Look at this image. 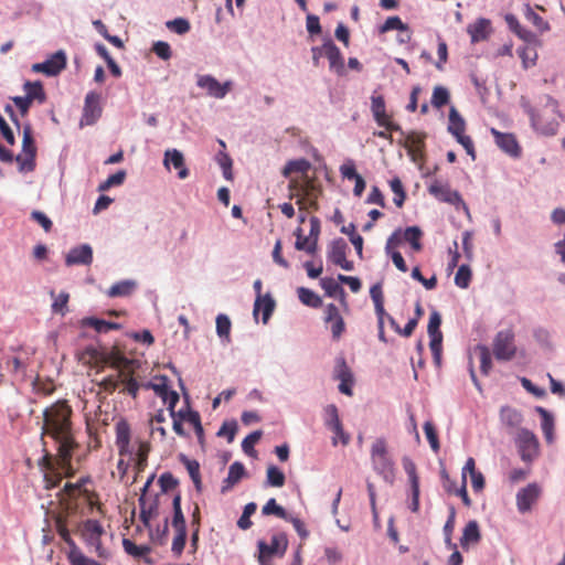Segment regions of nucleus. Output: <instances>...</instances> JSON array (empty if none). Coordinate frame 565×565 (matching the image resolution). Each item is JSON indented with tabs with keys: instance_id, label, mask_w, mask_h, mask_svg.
<instances>
[{
	"instance_id": "1",
	"label": "nucleus",
	"mask_w": 565,
	"mask_h": 565,
	"mask_svg": "<svg viewBox=\"0 0 565 565\" xmlns=\"http://www.w3.org/2000/svg\"><path fill=\"white\" fill-rule=\"evenodd\" d=\"M72 409L65 401H60L43 412V434H49L58 443V452L63 461L70 462L76 446L71 434Z\"/></svg>"
},
{
	"instance_id": "2",
	"label": "nucleus",
	"mask_w": 565,
	"mask_h": 565,
	"mask_svg": "<svg viewBox=\"0 0 565 565\" xmlns=\"http://www.w3.org/2000/svg\"><path fill=\"white\" fill-rule=\"evenodd\" d=\"M371 461L376 471L385 482L392 484L395 478V465L388 455L387 445L384 438H377L371 448Z\"/></svg>"
},
{
	"instance_id": "3",
	"label": "nucleus",
	"mask_w": 565,
	"mask_h": 565,
	"mask_svg": "<svg viewBox=\"0 0 565 565\" xmlns=\"http://www.w3.org/2000/svg\"><path fill=\"white\" fill-rule=\"evenodd\" d=\"M22 152L23 154H18L15 157V161L19 164V171H33L35 169L36 147L30 124H26L23 127Z\"/></svg>"
},
{
	"instance_id": "4",
	"label": "nucleus",
	"mask_w": 565,
	"mask_h": 565,
	"mask_svg": "<svg viewBox=\"0 0 565 565\" xmlns=\"http://www.w3.org/2000/svg\"><path fill=\"white\" fill-rule=\"evenodd\" d=\"M515 444L522 461L531 463L539 456V439L531 430L521 428Z\"/></svg>"
},
{
	"instance_id": "5",
	"label": "nucleus",
	"mask_w": 565,
	"mask_h": 565,
	"mask_svg": "<svg viewBox=\"0 0 565 565\" xmlns=\"http://www.w3.org/2000/svg\"><path fill=\"white\" fill-rule=\"evenodd\" d=\"M516 353L514 332L511 329L499 331L493 339V354L499 361H510Z\"/></svg>"
},
{
	"instance_id": "6",
	"label": "nucleus",
	"mask_w": 565,
	"mask_h": 565,
	"mask_svg": "<svg viewBox=\"0 0 565 565\" xmlns=\"http://www.w3.org/2000/svg\"><path fill=\"white\" fill-rule=\"evenodd\" d=\"M348 249L349 246L342 237L334 238L328 245V260L334 264L335 266H340L342 269L347 271L353 270V262L347 259Z\"/></svg>"
},
{
	"instance_id": "7",
	"label": "nucleus",
	"mask_w": 565,
	"mask_h": 565,
	"mask_svg": "<svg viewBox=\"0 0 565 565\" xmlns=\"http://www.w3.org/2000/svg\"><path fill=\"white\" fill-rule=\"evenodd\" d=\"M196 85L203 89H206L207 95L217 99H223L232 89L231 81H226L225 83L221 84L212 75H200L198 77Z\"/></svg>"
},
{
	"instance_id": "8",
	"label": "nucleus",
	"mask_w": 565,
	"mask_h": 565,
	"mask_svg": "<svg viewBox=\"0 0 565 565\" xmlns=\"http://www.w3.org/2000/svg\"><path fill=\"white\" fill-rule=\"evenodd\" d=\"M100 94L89 92L85 97L83 115L81 118V126L94 125L102 116V107L99 106Z\"/></svg>"
},
{
	"instance_id": "9",
	"label": "nucleus",
	"mask_w": 565,
	"mask_h": 565,
	"mask_svg": "<svg viewBox=\"0 0 565 565\" xmlns=\"http://www.w3.org/2000/svg\"><path fill=\"white\" fill-rule=\"evenodd\" d=\"M490 132L494 137L495 145L503 152L512 158H519L521 156V147L513 134L501 132L495 128H491Z\"/></svg>"
},
{
	"instance_id": "10",
	"label": "nucleus",
	"mask_w": 565,
	"mask_h": 565,
	"mask_svg": "<svg viewBox=\"0 0 565 565\" xmlns=\"http://www.w3.org/2000/svg\"><path fill=\"white\" fill-rule=\"evenodd\" d=\"M541 487L536 483H529L526 487L519 490L516 493V507L521 513H525L531 510L532 504L541 495Z\"/></svg>"
},
{
	"instance_id": "11",
	"label": "nucleus",
	"mask_w": 565,
	"mask_h": 565,
	"mask_svg": "<svg viewBox=\"0 0 565 565\" xmlns=\"http://www.w3.org/2000/svg\"><path fill=\"white\" fill-rule=\"evenodd\" d=\"M93 263V248L89 244H81L70 249L65 256V265L89 266Z\"/></svg>"
},
{
	"instance_id": "12",
	"label": "nucleus",
	"mask_w": 565,
	"mask_h": 565,
	"mask_svg": "<svg viewBox=\"0 0 565 565\" xmlns=\"http://www.w3.org/2000/svg\"><path fill=\"white\" fill-rule=\"evenodd\" d=\"M258 552L267 553L268 555L284 556L288 547V539L285 533L275 534L271 536L270 544L260 540L257 542Z\"/></svg>"
},
{
	"instance_id": "13",
	"label": "nucleus",
	"mask_w": 565,
	"mask_h": 565,
	"mask_svg": "<svg viewBox=\"0 0 565 565\" xmlns=\"http://www.w3.org/2000/svg\"><path fill=\"white\" fill-rule=\"evenodd\" d=\"M425 138V134H420L417 131H409L405 136L404 147L406 148L408 154L411 156L414 162L423 158Z\"/></svg>"
},
{
	"instance_id": "14",
	"label": "nucleus",
	"mask_w": 565,
	"mask_h": 565,
	"mask_svg": "<svg viewBox=\"0 0 565 565\" xmlns=\"http://www.w3.org/2000/svg\"><path fill=\"white\" fill-rule=\"evenodd\" d=\"M505 22L508 23L510 30L513 31L527 45L537 46L541 44L537 35L532 31L523 28L515 15L507 14Z\"/></svg>"
},
{
	"instance_id": "15",
	"label": "nucleus",
	"mask_w": 565,
	"mask_h": 565,
	"mask_svg": "<svg viewBox=\"0 0 565 565\" xmlns=\"http://www.w3.org/2000/svg\"><path fill=\"white\" fill-rule=\"evenodd\" d=\"M324 55L328 57L330 68L334 70L339 75L344 74V60L339 47L333 43L331 39H327L323 42Z\"/></svg>"
},
{
	"instance_id": "16",
	"label": "nucleus",
	"mask_w": 565,
	"mask_h": 565,
	"mask_svg": "<svg viewBox=\"0 0 565 565\" xmlns=\"http://www.w3.org/2000/svg\"><path fill=\"white\" fill-rule=\"evenodd\" d=\"M491 31V22L486 18H479L473 23L467 25V32L471 38V43L486 41L490 36Z\"/></svg>"
},
{
	"instance_id": "17",
	"label": "nucleus",
	"mask_w": 565,
	"mask_h": 565,
	"mask_svg": "<svg viewBox=\"0 0 565 565\" xmlns=\"http://www.w3.org/2000/svg\"><path fill=\"white\" fill-rule=\"evenodd\" d=\"M324 321L331 323L332 338L339 340L345 329L343 318L340 316L339 309L334 303H329L326 307Z\"/></svg>"
},
{
	"instance_id": "18",
	"label": "nucleus",
	"mask_w": 565,
	"mask_h": 565,
	"mask_svg": "<svg viewBox=\"0 0 565 565\" xmlns=\"http://www.w3.org/2000/svg\"><path fill=\"white\" fill-rule=\"evenodd\" d=\"M172 164L178 171L180 179L189 177V169L185 167L183 153L178 149H167L164 151L163 166L169 169Z\"/></svg>"
},
{
	"instance_id": "19",
	"label": "nucleus",
	"mask_w": 565,
	"mask_h": 565,
	"mask_svg": "<svg viewBox=\"0 0 565 565\" xmlns=\"http://www.w3.org/2000/svg\"><path fill=\"white\" fill-rule=\"evenodd\" d=\"M42 63L44 66V75L56 76L66 67V54L64 51L60 50Z\"/></svg>"
},
{
	"instance_id": "20",
	"label": "nucleus",
	"mask_w": 565,
	"mask_h": 565,
	"mask_svg": "<svg viewBox=\"0 0 565 565\" xmlns=\"http://www.w3.org/2000/svg\"><path fill=\"white\" fill-rule=\"evenodd\" d=\"M245 475L246 469L244 465L239 461L233 462L228 468L227 477L223 480L221 492L226 493L236 483H238Z\"/></svg>"
},
{
	"instance_id": "21",
	"label": "nucleus",
	"mask_w": 565,
	"mask_h": 565,
	"mask_svg": "<svg viewBox=\"0 0 565 565\" xmlns=\"http://www.w3.org/2000/svg\"><path fill=\"white\" fill-rule=\"evenodd\" d=\"M480 540L481 533L478 522L476 520L469 521L462 531V536L460 537L461 547L463 550H468L471 544H477Z\"/></svg>"
},
{
	"instance_id": "22",
	"label": "nucleus",
	"mask_w": 565,
	"mask_h": 565,
	"mask_svg": "<svg viewBox=\"0 0 565 565\" xmlns=\"http://www.w3.org/2000/svg\"><path fill=\"white\" fill-rule=\"evenodd\" d=\"M23 89L25 90V96L31 103L36 100L40 104H43L46 100V94L44 92L43 84L40 81H26L23 85Z\"/></svg>"
},
{
	"instance_id": "23",
	"label": "nucleus",
	"mask_w": 565,
	"mask_h": 565,
	"mask_svg": "<svg viewBox=\"0 0 565 565\" xmlns=\"http://www.w3.org/2000/svg\"><path fill=\"white\" fill-rule=\"evenodd\" d=\"M82 324L84 327H92L99 333H106L109 330H118L121 328V324L117 322L106 321L103 319H98L95 317H87L82 320Z\"/></svg>"
},
{
	"instance_id": "24",
	"label": "nucleus",
	"mask_w": 565,
	"mask_h": 565,
	"mask_svg": "<svg viewBox=\"0 0 565 565\" xmlns=\"http://www.w3.org/2000/svg\"><path fill=\"white\" fill-rule=\"evenodd\" d=\"M320 286L328 297L340 298L342 301L345 299V290L343 287L331 277L320 279Z\"/></svg>"
},
{
	"instance_id": "25",
	"label": "nucleus",
	"mask_w": 565,
	"mask_h": 565,
	"mask_svg": "<svg viewBox=\"0 0 565 565\" xmlns=\"http://www.w3.org/2000/svg\"><path fill=\"white\" fill-rule=\"evenodd\" d=\"M310 168H311V163L305 158L290 160L284 167L281 174L285 178H289L291 175V173H295V172L306 173Z\"/></svg>"
},
{
	"instance_id": "26",
	"label": "nucleus",
	"mask_w": 565,
	"mask_h": 565,
	"mask_svg": "<svg viewBox=\"0 0 565 565\" xmlns=\"http://www.w3.org/2000/svg\"><path fill=\"white\" fill-rule=\"evenodd\" d=\"M371 110L377 125H383L384 119L387 118V115L385 111V100L382 95H373L371 97Z\"/></svg>"
},
{
	"instance_id": "27",
	"label": "nucleus",
	"mask_w": 565,
	"mask_h": 565,
	"mask_svg": "<svg viewBox=\"0 0 565 565\" xmlns=\"http://www.w3.org/2000/svg\"><path fill=\"white\" fill-rule=\"evenodd\" d=\"M422 236H423V231L420 230V227L414 225V226L406 227V230L404 231V234H403V239H405L406 242H408L411 244V247L413 248V250L419 252L423 248V246L420 244Z\"/></svg>"
},
{
	"instance_id": "28",
	"label": "nucleus",
	"mask_w": 565,
	"mask_h": 565,
	"mask_svg": "<svg viewBox=\"0 0 565 565\" xmlns=\"http://www.w3.org/2000/svg\"><path fill=\"white\" fill-rule=\"evenodd\" d=\"M299 300L311 308H319L322 306V299L311 289L299 287L297 289Z\"/></svg>"
},
{
	"instance_id": "29",
	"label": "nucleus",
	"mask_w": 565,
	"mask_h": 565,
	"mask_svg": "<svg viewBox=\"0 0 565 565\" xmlns=\"http://www.w3.org/2000/svg\"><path fill=\"white\" fill-rule=\"evenodd\" d=\"M501 419L510 427H518L521 425L523 417L521 413L512 407L504 406L500 411Z\"/></svg>"
},
{
	"instance_id": "30",
	"label": "nucleus",
	"mask_w": 565,
	"mask_h": 565,
	"mask_svg": "<svg viewBox=\"0 0 565 565\" xmlns=\"http://www.w3.org/2000/svg\"><path fill=\"white\" fill-rule=\"evenodd\" d=\"M392 30H398L401 32H408L409 26L408 24L404 23L399 17L393 15L388 17L386 21L379 26V33L384 34Z\"/></svg>"
},
{
	"instance_id": "31",
	"label": "nucleus",
	"mask_w": 565,
	"mask_h": 565,
	"mask_svg": "<svg viewBox=\"0 0 565 565\" xmlns=\"http://www.w3.org/2000/svg\"><path fill=\"white\" fill-rule=\"evenodd\" d=\"M465 129H466L465 119L461 117V115L458 113V110L455 107H451L449 110L448 131L451 135H458L459 132H463Z\"/></svg>"
},
{
	"instance_id": "32",
	"label": "nucleus",
	"mask_w": 565,
	"mask_h": 565,
	"mask_svg": "<svg viewBox=\"0 0 565 565\" xmlns=\"http://www.w3.org/2000/svg\"><path fill=\"white\" fill-rule=\"evenodd\" d=\"M135 286L136 282L134 280H122L113 285L107 295L111 298L128 296L131 294Z\"/></svg>"
},
{
	"instance_id": "33",
	"label": "nucleus",
	"mask_w": 565,
	"mask_h": 565,
	"mask_svg": "<svg viewBox=\"0 0 565 565\" xmlns=\"http://www.w3.org/2000/svg\"><path fill=\"white\" fill-rule=\"evenodd\" d=\"M130 444V427L127 422L120 420L116 424V445L124 448Z\"/></svg>"
},
{
	"instance_id": "34",
	"label": "nucleus",
	"mask_w": 565,
	"mask_h": 565,
	"mask_svg": "<svg viewBox=\"0 0 565 565\" xmlns=\"http://www.w3.org/2000/svg\"><path fill=\"white\" fill-rule=\"evenodd\" d=\"M231 327H232L231 320L226 315L220 313L216 317V333L221 339H223V341H225L227 343L231 341V338H230Z\"/></svg>"
},
{
	"instance_id": "35",
	"label": "nucleus",
	"mask_w": 565,
	"mask_h": 565,
	"mask_svg": "<svg viewBox=\"0 0 565 565\" xmlns=\"http://www.w3.org/2000/svg\"><path fill=\"white\" fill-rule=\"evenodd\" d=\"M285 473L278 467L270 465L267 468L266 482L268 486L280 488L285 484Z\"/></svg>"
},
{
	"instance_id": "36",
	"label": "nucleus",
	"mask_w": 565,
	"mask_h": 565,
	"mask_svg": "<svg viewBox=\"0 0 565 565\" xmlns=\"http://www.w3.org/2000/svg\"><path fill=\"white\" fill-rule=\"evenodd\" d=\"M122 546L127 554L134 556V557H145L147 554L151 552V547L148 545H136L132 541L129 539L122 540Z\"/></svg>"
},
{
	"instance_id": "37",
	"label": "nucleus",
	"mask_w": 565,
	"mask_h": 565,
	"mask_svg": "<svg viewBox=\"0 0 565 565\" xmlns=\"http://www.w3.org/2000/svg\"><path fill=\"white\" fill-rule=\"evenodd\" d=\"M263 515H276L280 519L288 520L289 513L279 505L274 498L269 499L262 509Z\"/></svg>"
},
{
	"instance_id": "38",
	"label": "nucleus",
	"mask_w": 565,
	"mask_h": 565,
	"mask_svg": "<svg viewBox=\"0 0 565 565\" xmlns=\"http://www.w3.org/2000/svg\"><path fill=\"white\" fill-rule=\"evenodd\" d=\"M257 504L255 502H249L244 507L243 513L237 521V526L241 530H248L253 522L250 521V516L256 512Z\"/></svg>"
},
{
	"instance_id": "39",
	"label": "nucleus",
	"mask_w": 565,
	"mask_h": 565,
	"mask_svg": "<svg viewBox=\"0 0 565 565\" xmlns=\"http://www.w3.org/2000/svg\"><path fill=\"white\" fill-rule=\"evenodd\" d=\"M471 268L467 264H462L459 266L456 276H455V284L460 288H468L471 281Z\"/></svg>"
},
{
	"instance_id": "40",
	"label": "nucleus",
	"mask_w": 565,
	"mask_h": 565,
	"mask_svg": "<svg viewBox=\"0 0 565 565\" xmlns=\"http://www.w3.org/2000/svg\"><path fill=\"white\" fill-rule=\"evenodd\" d=\"M476 350L480 353V370L481 373L488 375L492 367L491 353L487 345L478 344Z\"/></svg>"
},
{
	"instance_id": "41",
	"label": "nucleus",
	"mask_w": 565,
	"mask_h": 565,
	"mask_svg": "<svg viewBox=\"0 0 565 565\" xmlns=\"http://www.w3.org/2000/svg\"><path fill=\"white\" fill-rule=\"evenodd\" d=\"M126 171L125 170H118L116 173L109 175L104 182H102L98 185L99 192H105L109 190L111 186L120 185L124 183L126 179Z\"/></svg>"
},
{
	"instance_id": "42",
	"label": "nucleus",
	"mask_w": 565,
	"mask_h": 565,
	"mask_svg": "<svg viewBox=\"0 0 565 565\" xmlns=\"http://www.w3.org/2000/svg\"><path fill=\"white\" fill-rule=\"evenodd\" d=\"M390 186L392 192L395 194L394 203L397 207H402L405 199H406V192L403 188L402 181L399 178L395 177L390 181Z\"/></svg>"
},
{
	"instance_id": "43",
	"label": "nucleus",
	"mask_w": 565,
	"mask_h": 565,
	"mask_svg": "<svg viewBox=\"0 0 565 565\" xmlns=\"http://www.w3.org/2000/svg\"><path fill=\"white\" fill-rule=\"evenodd\" d=\"M441 324V316L437 310H433L429 316V321L427 326V332L429 338H443V333L440 331Z\"/></svg>"
},
{
	"instance_id": "44",
	"label": "nucleus",
	"mask_w": 565,
	"mask_h": 565,
	"mask_svg": "<svg viewBox=\"0 0 565 565\" xmlns=\"http://www.w3.org/2000/svg\"><path fill=\"white\" fill-rule=\"evenodd\" d=\"M166 26L170 31H172L179 35H183V34L188 33L191 29V24H190L189 20L185 18H175L173 20H169L166 22Z\"/></svg>"
},
{
	"instance_id": "45",
	"label": "nucleus",
	"mask_w": 565,
	"mask_h": 565,
	"mask_svg": "<svg viewBox=\"0 0 565 565\" xmlns=\"http://www.w3.org/2000/svg\"><path fill=\"white\" fill-rule=\"evenodd\" d=\"M525 18L535 25L539 31L546 32L551 29L547 21L539 15L529 4L525 7Z\"/></svg>"
},
{
	"instance_id": "46",
	"label": "nucleus",
	"mask_w": 565,
	"mask_h": 565,
	"mask_svg": "<svg viewBox=\"0 0 565 565\" xmlns=\"http://www.w3.org/2000/svg\"><path fill=\"white\" fill-rule=\"evenodd\" d=\"M450 95L447 88L444 86H436L431 96V105L435 108H441L449 103Z\"/></svg>"
},
{
	"instance_id": "47",
	"label": "nucleus",
	"mask_w": 565,
	"mask_h": 565,
	"mask_svg": "<svg viewBox=\"0 0 565 565\" xmlns=\"http://www.w3.org/2000/svg\"><path fill=\"white\" fill-rule=\"evenodd\" d=\"M172 509H173V516H172V526L178 527L181 525L186 524L185 518L182 512L181 508V494L177 493L172 500Z\"/></svg>"
},
{
	"instance_id": "48",
	"label": "nucleus",
	"mask_w": 565,
	"mask_h": 565,
	"mask_svg": "<svg viewBox=\"0 0 565 565\" xmlns=\"http://www.w3.org/2000/svg\"><path fill=\"white\" fill-rule=\"evenodd\" d=\"M216 161H217V163L220 164V167H221V169L223 171V177L226 180L232 181L233 180V172H232L233 161H232V158L226 152L220 151L216 154Z\"/></svg>"
},
{
	"instance_id": "49",
	"label": "nucleus",
	"mask_w": 565,
	"mask_h": 565,
	"mask_svg": "<svg viewBox=\"0 0 565 565\" xmlns=\"http://www.w3.org/2000/svg\"><path fill=\"white\" fill-rule=\"evenodd\" d=\"M335 377L340 380V382H350V384H353V374L343 358L337 360Z\"/></svg>"
},
{
	"instance_id": "50",
	"label": "nucleus",
	"mask_w": 565,
	"mask_h": 565,
	"mask_svg": "<svg viewBox=\"0 0 565 565\" xmlns=\"http://www.w3.org/2000/svg\"><path fill=\"white\" fill-rule=\"evenodd\" d=\"M263 431L255 430L247 435L242 441V449L248 456H255L256 451L254 449V445L262 438Z\"/></svg>"
},
{
	"instance_id": "51",
	"label": "nucleus",
	"mask_w": 565,
	"mask_h": 565,
	"mask_svg": "<svg viewBox=\"0 0 565 565\" xmlns=\"http://www.w3.org/2000/svg\"><path fill=\"white\" fill-rule=\"evenodd\" d=\"M535 46L533 47H529L527 45L526 46H521L516 50L518 52V55L520 56V58L522 60V64H523V67L524 68H527L530 67L531 65H534L535 64V61H536V57H537V54H536V51L534 50Z\"/></svg>"
},
{
	"instance_id": "52",
	"label": "nucleus",
	"mask_w": 565,
	"mask_h": 565,
	"mask_svg": "<svg viewBox=\"0 0 565 565\" xmlns=\"http://www.w3.org/2000/svg\"><path fill=\"white\" fill-rule=\"evenodd\" d=\"M341 423L339 418V412L334 404H330L324 408V425L331 428H338V425Z\"/></svg>"
},
{
	"instance_id": "53",
	"label": "nucleus",
	"mask_w": 565,
	"mask_h": 565,
	"mask_svg": "<svg viewBox=\"0 0 565 565\" xmlns=\"http://www.w3.org/2000/svg\"><path fill=\"white\" fill-rule=\"evenodd\" d=\"M158 508H159V497H158V494H156L153 500L149 503L148 509H142V511H140V521L142 522V524L146 527H148V529L151 527L150 519L152 515L157 514Z\"/></svg>"
},
{
	"instance_id": "54",
	"label": "nucleus",
	"mask_w": 565,
	"mask_h": 565,
	"mask_svg": "<svg viewBox=\"0 0 565 565\" xmlns=\"http://www.w3.org/2000/svg\"><path fill=\"white\" fill-rule=\"evenodd\" d=\"M536 122V126H532V128L544 136H554L557 131L558 122L555 120L543 122L539 116Z\"/></svg>"
},
{
	"instance_id": "55",
	"label": "nucleus",
	"mask_w": 565,
	"mask_h": 565,
	"mask_svg": "<svg viewBox=\"0 0 565 565\" xmlns=\"http://www.w3.org/2000/svg\"><path fill=\"white\" fill-rule=\"evenodd\" d=\"M56 531L58 533V535L61 536V539L68 545L72 547V550H78L75 545V542L73 541V539L71 537V534H70V531L65 524V521L61 518V516H57L56 518Z\"/></svg>"
},
{
	"instance_id": "56",
	"label": "nucleus",
	"mask_w": 565,
	"mask_h": 565,
	"mask_svg": "<svg viewBox=\"0 0 565 565\" xmlns=\"http://www.w3.org/2000/svg\"><path fill=\"white\" fill-rule=\"evenodd\" d=\"M178 459L186 468L191 479L196 478L200 475V463L196 460L189 459L186 455L180 452Z\"/></svg>"
},
{
	"instance_id": "57",
	"label": "nucleus",
	"mask_w": 565,
	"mask_h": 565,
	"mask_svg": "<svg viewBox=\"0 0 565 565\" xmlns=\"http://www.w3.org/2000/svg\"><path fill=\"white\" fill-rule=\"evenodd\" d=\"M169 533V519L166 518L162 527H157L154 532L150 530V540L159 545H164Z\"/></svg>"
},
{
	"instance_id": "58",
	"label": "nucleus",
	"mask_w": 565,
	"mask_h": 565,
	"mask_svg": "<svg viewBox=\"0 0 565 565\" xmlns=\"http://www.w3.org/2000/svg\"><path fill=\"white\" fill-rule=\"evenodd\" d=\"M275 307H276V302H275L274 298L271 297L270 294H266L263 298V303L260 307V310L263 312L262 319H263L264 324H266L269 321V319L275 310Z\"/></svg>"
},
{
	"instance_id": "59",
	"label": "nucleus",
	"mask_w": 565,
	"mask_h": 565,
	"mask_svg": "<svg viewBox=\"0 0 565 565\" xmlns=\"http://www.w3.org/2000/svg\"><path fill=\"white\" fill-rule=\"evenodd\" d=\"M149 452L150 445L148 443H140L136 454V467L138 471H142L146 468Z\"/></svg>"
},
{
	"instance_id": "60",
	"label": "nucleus",
	"mask_w": 565,
	"mask_h": 565,
	"mask_svg": "<svg viewBox=\"0 0 565 565\" xmlns=\"http://www.w3.org/2000/svg\"><path fill=\"white\" fill-rule=\"evenodd\" d=\"M188 423H190L193 426V430L195 431L198 440H199L200 445L203 446L204 445V429L201 424V417H200L199 412L189 414Z\"/></svg>"
},
{
	"instance_id": "61",
	"label": "nucleus",
	"mask_w": 565,
	"mask_h": 565,
	"mask_svg": "<svg viewBox=\"0 0 565 565\" xmlns=\"http://www.w3.org/2000/svg\"><path fill=\"white\" fill-rule=\"evenodd\" d=\"M237 423L235 420L225 422L217 431L218 437H226L228 443H232L237 431Z\"/></svg>"
},
{
	"instance_id": "62",
	"label": "nucleus",
	"mask_w": 565,
	"mask_h": 565,
	"mask_svg": "<svg viewBox=\"0 0 565 565\" xmlns=\"http://www.w3.org/2000/svg\"><path fill=\"white\" fill-rule=\"evenodd\" d=\"M424 431H425L426 438L429 441L431 449L435 452H437L440 448V445H439L437 431H436L434 425L430 422H426L424 424Z\"/></svg>"
},
{
	"instance_id": "63",
	"label": "nucleus",
	"mask_w": 565,
	"mask_h": 565,
	"mask_svg": "<svg viewBox=\"0 0 565 565\" xmlns=\"http://www.w3.org/2000/svg\"><path fill=\"white\" fill-rule=\"evenodd\" d=\"M159 484L163 493L174 489L179 484V480L171 473L164 472L159 478Z\"/></svg>"
},
{
	"instance_id": "64",
	"label": "nucleus",
	"mask_w": 565,
	"mask_h": 565,
	"mask_svg": "<svg viewBox=\"0 0 565 565\" xmlns=\"http://www.w3.org/2000/svg\"><path fill=\"white\" fill-rule=\"evenodd\" d=\"M68 557L72 565H100L98 562L86 557L79 550H71Z\"/></svg>"
}]
</instances>
